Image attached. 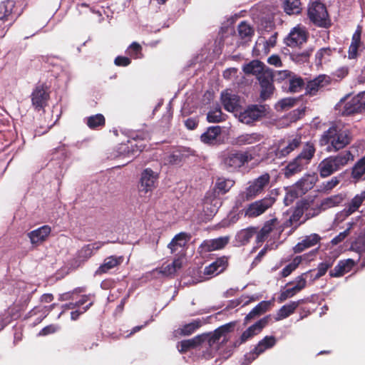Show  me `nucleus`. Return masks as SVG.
<instances>
[{
	"mask_svg": "<svg viewBox=\"0 0 365 365\" xmlns=\"http://www.w3.org/2000/svg\"><path fill=\"white\" fill-rule=\"evenodd\" d=\"M306 165H307L304 163V162L296 157L286 166L284 169V175L287 178H289L292 175L301 172Z\"/></svg>",
	"mask_w": 365,
	"mask_h": 365,
	"instance_id": "39",
	"label": "nucleus"
},
{
	"mask_svg": "<svg viewBox=\"0 0 365 365\" xmlns=\"http://www.w3.org/2000/svg\"><path fill=\"white\" fill-rule=\"evenodd\" d=\"M310 274V272H306L298 276L294 282H290L287 284V286H289L290 284H292L294 283V287H295V289L298 291L299 292L302 290L307 285V281Z\"/></svg>",
	"mask_w": 365,
	"mask_h": 365,
	"instance_id": "51",
	"label": "nucleus"
},
{
	"mask_svg": "<svg viewBox=\"0 0 365 365\" xmlns=\"http://www.w3.org/2000/svg\"><path fill=\"white\" fill-rule=\"evenodd\" d=\"M272 304V301H262L256 305L245 317V321L247 323L249 320L254 319L266 312Z\"/></svg>",
	"mask_w": 365,
	"mask_h": 365,
	"instance_id": "37",
	"label": "nucleus"
},
{
	"mask_svg": "<svg viewBox=\"0 0 365 365\" xmlns=\"http://www.w3.org/2000/svg\"><path fill=\"white\" fill-rule=\"evenodd\" d=\"M361 43V31L356 30L352 36L351 43L349 48V58H355Z\"/></svg>",
	"mask_w": 365,
	"mask_h": 365,
	"instance_id": "44",
	"label": "nucleus"
},
{
	"mask_svg": "<svg viewBox=\"0 0 365 365\" xmlns=\"http://www.w3.org/2000/svg\"><path fill=\"white\" fill-rule=\"evenodd\" d=\"M84 123H86L88 127L91 129H96L105 124V118L101 114L98 113L96 115H91L85 118L83 120Z\"/></svg>",
	"mask_w": 365,
	"mask_h": 365,
	"instance_id": "45",
	"label": "nucleus"
},
{
	"mask_svg": "<svg viewBox=\"0 0 365 365\" xmlns=\"http://www.w3.org/2000/svg\"><path fill=\"white\" fill-rule=\"evenodd\" d=\"M268 321V317H263L262 319H259L256 323L248 327L247 329L254 337L255 336L257 335L262 331L263 328L267 324Z\"/></svg>",
	"mask_w": 365,
	"mask_h": 365,
	"instance_id": "50",
	"label": "nucleus"
},
{
	"mask_svg": "<svg viewBox=\"0 0 365 365\" xmlns=\"http://www.w3.org/2000/svg\"><path fill=\"white\" fill-rule=\"evenodd\" d=\"M148 138L149 134L145 132L133 134L132 135V140H128V144H121L120 145L118 150L119 155L128 158H134L145 148V145L143 143H135L137 140H144Z\"/></svg>",
	"mask_w": 365,
	"mask_h": 365,
	"instance_id": "8",
	"label": "nucleus"
},
{
	"mask_svg": "<svg viewBox=\"0 0 365 365\" xmlns=\"http://www.w3.org/2000/svg\"><path fill=\"white\" fill-rule=\"evenodd\" d=\"M287 84L288 91L291 93L300 92L304 86V80L296 74H294L293 76L290 78Z\"/></svg>",
	"mask_w": 365,
	"mask_h": 365,
	"instance_id": "47",
	"label": "nucleus"
},
{
	"mask_svg": "<svg viewBox=\"0 0 365 365\" xmlns=\"http://www.w3.org/2000/svg\"><path fill=\"white\" fill-rule=\"evenodd\" d=\"M227 258L222 257L215 262L206 266L204 269V274L213 277L222 273L227 267Z\"/></svg>",
	"mask_w": 365,
	"mask_h": 365,
	"instance_id": "24",
	"label": "nucleus"
},
{
	"mask_svg": "<svg viewBox=\"0 0 365 365\" xmlns=\"http://www.w3.org/2000/svg\"><path fill=\"white\" fill-rule=\"evenodd\" d=\"M188 156V150L185 149H177L173 153L167 155L163 162L165 165H180Z\"/></svg>",
	"mask_w": 365,
	"mask_h": 365,
	"instance_id": "29",
	"label": "nucleus"
},
{
	"mask_svg": "<svg viewBox=\"0 0 365 365\" xmlns=\"http://www.w3.org/2000/svg\"><path fill=\"white\" fill-rule=\"evenodd\" d=\"M351 177L356 181L365 180V156L359 160L352 168Z\"/></svg>",
	"mask_w": 365,
	"mask_h": 365,
	"instance_id": "41",
	"label": "nucleus"
},
{
	"mask_svg": "<svg viewBox=\"0 0 365 365\" xmlns=\"http://www.w3.org/2000/svg\"><path fill=\"white\" fill-rule=\"evenodd\" d=\"M297 220L296 216L292 215L289 220L283 224H281L277 218L267 221L260 231L259 232H257V242L258 243L263 242L269 234H272L274 237H279L285 227L289 226V224L292 225V222Z\"/></svg>",
	"mask_w": 365,
	"mask_h": 365,
	"instance_id": "6",
	"label": "nucleus"
},
{
	"mask_svg": "<svg viewBox=\"0 0 365 365\" xmlns=\"http://www.w3.org/2000/svg\"><path fill=\"white\" fill-rule=\"evenodd\" d=\"M51 227L43 225L29 233V237L32 244H38L44 241L51 232Z\"/></svg>",
	"mask_w": 365,
	"mask_h": 365,
	"instance_id": "33",
	"label": "nucleus"
},
{
	"mask_svg": "<svg viewBox=\"0 0 365 365\" xmlns=\"http://www.w3.org/2000/svg\"><path fill=\"white\" fill-rule=\"evenodd\" d=\"M199 345H200V338L197 336L192 339L180 341L178 344V349L180 353H184Z\"/></svg>",
	"mask_w": 365,
	"mask_h": 365,
	"instance_id": "46",
	"label": "nucleus"
},
{
	"mask_svg": "<svg viewBox=\"0 0 365 365\" xmlns=\"http://www.w3.org/2000/svg\"><path fill=\"white\" fill-rule=\"evenodd\" d=\"M187 238L188 235L185 232H180L176 235L168 245V247L170 249L171 252L178 253V250H182L185 246Z\"/></svg>",
	"mask_w": 365,
	"mask_h": 365,
	"instance_id": "36",
	"label": "nucleus"
},
{
	"mask_svg": "<svg viewBox=\"0 0 365 365\" xmlns=\"http://www.w3.org/2000/svg\"><path fill=\"white\" fill-rule=\"evenodd\" d=\"M342 179V175L340 174L337 176L331 178L329 180L323 182L320 185V190L322 192H329L334 188Z\"/></svg>",
	"mask_w": 365,
	"mask_h": 365,
	"instance_id": "52",
	"label": "nucleus"
},
{
	"mask_svg": "<svg viewBox=\"0 0 365 365\" xmlns=\"http://www.w3.org/2000/svg\"><path fill=\"white\" fill-rule=\"evenodd\" d=\"M210 317L207 318L196 319L191 322L182 325L181 327L175 330V336H189L196 331L202 324H206Z\"/></svg>",
	"mask_w": 365,
	"mask_h": 365,
	"instance_id": "19",
	"label": "nucleus"
},
{
	"mask_svg": "<svg viewBox=\"0 0 365 365\" xmlns=\"http://www.w3.org/2000/svg\"><path fill=\"white\" fill-rule=\"evenodd\" d=\"M316 149L314 143L311 142L307 143L304 147L301 153L297 156L299 159H300L304 163L307 165L309 164L311 160L313 158Z\"/></svg>",
	"mask_w": 365,
	"mask_h": 365,
	"instance_id": "40",
	"label": "nucleus"
},
{
	"mask_svg": "<svg viewBox=\"0 0 365 365\" xmlns=\"http://www.w3.org/2000/svg\"><path fill=\"white\" fill-rule=\"evenodd\" d=\"M252 337L253 336L250 333V331L247 329H246L245 331H244L242 332L241 336L233 342L232 347L233 348L238 347L241 344H242L245 343L246 341H247L248 340L251 339Z\"/></svg>",
	"mask_w": 365,
	"mask_h": 365,
	"instance_id": "60",
	"label": "nucleus"
},
{
	"mask_svg": "<svg viewBox=\"0 0 365 365\" xmlns=\"http://www.w3.org/2000/svg\"><path fill=\"white\" fill-rule=\"evenodd\" d=\"M309 53L308 51H304L302 53H296L292 55V58L294 61L302 63L308 61Z\"/></svg>",
	"mask_w": 365,
	"mask_h": 365,
	"instance_id": "62",
	"label": "nucleus"
},
{
	"mask_svg": "<svg viewBox=\"0 0 365 365\" xmlns=\"http://www.w3.org/2000/svg\"><path fill=\"white\" fill-rule=\"evenodd\" d=\"M128 54L133 58H141L143 57L142 47L136 43L133 42L127 49Z\"/></svg>",
	"mask_w": 365,
	"mask_h": 365,
	"instance_id": "57",
	"label": "nucleus"
},
{
	"mask_svg": "<svg viewBox=\"0 0 365 365\" xmlns=\"http://www.w3.org/2000/svg\"><path fill=\"white\" fill-rule=\"evenodd\" d=\"M239 36L242 38H250L254 33L252 28L245 21L241 22L237 27Z\"/></svg>",
	"mask_w": 365,
	"mask_h": 365,
	"instance_id": "56",
	"label": "nucleus"
},
{
	"mask_svg": "<svg viewBox=\"0 0 365 365\" xmlns=\"http://www.w3.org/2000/svg\"><path fill=\"white\" fill-rule=\"evenodd\" d=\"M270 182V175L268 173H264L248 182L245 190L240 193V197L245 200H251L261 193L269 186Z\"/></svg>",
	"mask_w": 365,
	"mask_h": 365,
	"instance_id": "7",
	"label": "nucleus"
},
{
	"mask_svg": "<svg viewBox=\"0 0 365 365\" xmlns=\"http://www.w3.org/2000/svg\"><path fill=\"white\" fill-rule=\"evenodd\" d=\"M307 41L306 31L299 26L291 30L289 35L284 38V43L289 47H295L302 44Z\"/></svg>",
	"mask_w": 365,
	"mask_h": 365,
	"instance_id": "18",
	"label": "nucleus"
},
{
	"mask_svg": "<svg viewBox=\"0 0 365 365\" xmlns=\"http://www.w3.org/2000/svg\"><path fill=\"white\" fill-rule=\"evenodd\" d=\"M284 9L289 15L299 14L302 10L300 0H284Z\"/></svg>",
	"mask_w": 365,
	"mask_h": 365,
	"instance_id": "48",
	"label": "nucleus"
},
{
	"mask_svg": "<svg viewBox=\"0 0 365 365\" xmlns=\"http://www.w3.org/2000/svg\"><path fill=\"white\" fill-rule=\"evenodd\" d=\"M355 262L352 259L340 260L335 267L329 272L331 277H339L349 272L354 266Z\"/></svg>",
	"mask_w": 365,
	"mask_h": 365,
	"instance_id": "28",
	"label": "nucleus"
},
{
	"mask_svg": "<svg viewBox=\"0 0 365 365\" xmlns=\"http://www.w3.org/2000/svg\"><path fill=\"white\" fill-rule=\"evenodd\" d=\"M220 165L228 172H235L252 160L248 152L235 149L225 150L220 155Z\"/></svg>",
	"mask_w": 365,
	"mask_h": 365,
	"instance_id": "5",
	"label": "nucleus"
},
{
	"mask_svg": "<svg viewBox=\"0 0 365 365\" xmlns=\"http://www.w3.org/2000/svg\"><path fill=\"white\" fill-rule=\"evenodd\" d=\"M122 262V257L110 256L104 259L103 263L97 269L95 274L100 275L106 273L111 269L119 265Z\"/></svg>",
	"mask_w": 365,
	"mask_h": 365,
	"instance_id": "32",
	"label": "nucleus"
},
{
	"mask_svg": "<svg viewBox=\"0 0 365 365\" xmlns=\"http://www.w3.org/2000/svg\"><path fill=\"white\" fill-rule=\"evenodd\" d=\"M235 185V181L230 178H219L215 183V189L218 194H225Z\"/></svg>",
	"mask_w": 365,
	"mask_h": 365,
	"instance_id": "42",
	"label": "nucleus"
},
{
	"mask_svg": "<svg viewBox=\"0 0 365 365\" xmlns=\"http://www.w3.org/2000/svg\"><path fill=\"white\" fill-rule=\"evenodd\" d=\"M182 260L180 258L175 259L171 264L165 267H161L160 273L165 276H171L174 274L177 270L182 267Z\"/></svg>",
	"mask_w": 365,
	"mask_h": 365,
	"instance_id": "49",
	"label": "nucleus"
},
{
	"mask_svg": "<svg viewBox=\"0 0 365 365\" xmlns=\"http://www.w3.org/2000/svg\"><path fill=\"white\" fill-rule=\"evenodd\" d=\"M354 160L349 150H344L336 155H331L322 160L318 165V171L322 178H327L339 171Z\"/></svg>",
	"mask_w": 365,
	"mask_h": 365,
	"instance_id": "4",
	"label": "nucleus"
},
{
	"mask_svg": "<svg viewBox=\"0 0 365 365\" xmlns=\"http://www.w3.org/2000/svg\"><path fill=\"white\" fill-rule=\"evenodd\" d=\"M351 250L359 255V259L365 253V237H359L351 243Z\"/></svg>",
	"mask_w": 365,
	"mask_h": 365,
	"instance_id": "53",
	"label": "nucleus"
},
{
	"mask_svg": "<svg viewBox=\"0 0 365 365\" xmlns=\"http://www.w3.org/2000/svg\"><path fill=\"white\" fill-rule=\"evenodd\" d=\"M299 196H300L299 192L296 191V189H294L292 187L287 192L284 199V202L286 205H289L294 200V199L298 197Z\"/></svg>",
	"mask_w": 365,
	"mask_h": 365,
	"instance_id": "63",
	"label": "nucleus"
},
{
	"mask_svg": "<svg viewBox=\"0 0 365 365\" xmlns=\"http://www.w3.org/2000/svg\"><path fill=\"white\" fill-rule=\"evenodd\" d=\"M364 200L365 191H362L361 193L356 195L346 207L341 211V215L344 217L349 216L359 208Z\"/></svg>",
	"mask_w": 365,
	"mask_h": 365,
	"instance_id": "30",
	"label": "nucleus"
},
{
	"mask_svg": "<svg viewBox=\"0 0 365 365\" xmlns=\"http://www.w3.org/2000/svg\"><path fill=\"white\" fill-rule=\"evenodd\" d=\"M221 128L218 125L210 126L204 132L200 140L205 144L209 145H216L219 144V135L221 134Z\"/></svg>",
	"mask_w": 365,
	"mask_h": 365,
	"instance_id": "23",
	"label": "nucleus"
},
{
	"mask_svg": "<svg viewBox=\"0 0 365 365\" xmlns=\"http://www.w3.org/2000/svg\"><path fill=\"white\" fill-rule=\"evenodd\" d=\"M257 234L255 227H247L239 231L235 235V246L245 245L250 242L255 235Z\"/></svg>",
	"mask_w": 365,
	"mask_h": 365,
	"instance_id": "31",
	"label": "nucleus"
},
{
	"mask_svg": "<svg viewBox=\"0 0 365 365\" xmlns=\"http://www.w3.org/2000/svg\"><path fill=\"white\" fill-rule=\"evenodd\" d=\"M230 237L224 236L215 239L206 240L200 245L202 252H208L224 248L229 242Z\"/></svg>",
	"mask_w": 365,
	"mask_h": 365,
	"instance_id": "20",
	"label": "nucleus"
},
{
	"mask_svg": "<svg viewBox=\"0 0 365 365\" xmlns=\"http://www.w3.org/2000/svg\"><path fill=\"white\" fill-rule=\"evenodd\" d=\"M19 15L14 0H6L0 4V21L8 22L9 26L13 24Z\"/></svg>",
	"mask_w": 365,
	"mask_h": 365,
	"instance_id": "14",
	"label": "nucleus"
},
{
	"mask_svg": "<svg viewBox=\"0 0 365 365\" xmlns=\"http://www.w3.org/2000/svg\"><path fill=\"white\" fill-rule=\"evenodd\" d=\"M351 134L348 128L340 125L330 127L324 133L320 139L322 145H327V150L335 152L350 143Z\"/></svg>",
	"mask_w": 365,
	"mask_h": 365,
	"instance_id": "2",
	"label": "nucleus"
},
{
	"mask_svg": "<svg viewBox=\"0 0 365 365\" xmlns=\"http://www.w3.org/2000/svg\"><path fill=\"white\" fill-rule=\"evenodd\" d=\"M302 143V137L299 135L289 136L281 140L275 150V155L277 158H283L289 155Z\"/></svg>",
	"mask_w": 365,
	"mask_h": 365,
	"instance_id": "11",
	"label": "nucleus"
},
{
	"mask_svg": "<svg viewBox=\"0 0 365 365\" xmlns=\"http://www.w3.org/2000/svg\"><path fill=\"white\" fill-rule=\"evenodd\" d=\"M321 240L320 236L318 234L313 233L309 235L305 236L300 242H299L294 247L293 250L295 253H300L317 245Z\"/></svg>",
	"mask_w": 365,
	"mask_h": 365,
	"instance_id": "26",
	"label": "nucleus"
},
{
	"mask_svg": "<svg viewBox=\"0 0 365 365\" xmlns=\"http://www.w3.org/2000/svg\"><path fill=\"white\" fill-rule=\"evenodd\" d=\"M207 120L210 123H220L224 120L220 107L210 110L207 114Z\"/></svg>",
	"mask_w": 365,
	"mask_h": 365,
	"instance_id": "55",
	"label": "nucleus"
},
{
	"mask_svg": "<svg viewBox=\"0 0 365 365\" xmlns=\"http://www.w3.org/2000/svg\"><path fill=\"white\" fill-rule=\"evenodd\" d=\"M331 53L332 50L329 47L319 49L315 55L317 64L322 65L323 63L328 61Z\"/></svg>",
	"mask_w": 365,
	"mask_h": 365,
	"instance_id": "54",
	"label": "nucleus"
},
{
	"mask_svg": "<svg viewBox=\"0 0 365 365\" xmlns=\"http://www.w3.org/2000/svg\"><path fill=\"white\" fill-rule=\"evenodd\" d=\"M315 183V177L311 175H307L298 180L294 185L292 186L300 195L305 194L308 190H311Z\"/></svg>",
	"mask_w": 365,
	"mask_h": 365,
	"instance_id": "27",
	"label": "nucleus"
},
{
	"mask_svg": "<svg viewBox=\"0 0 365 365\" xmlns=\"http://www.w3.org/2000/svg\"><path fill=\"white\" fill-rule=\"evenodd\" d=\"M296 101H297V100L295 98H286L282 99L279 102V104L282 109H286V108H289L292 107L294 105V103H296Z\"/></svg>",
	"mask_w": 365,
	"mask_h": 365,
	"instance_id": "64",
	"label": "nucleus"
},
{
	"mask_svg": "<svg viewBox=\"0 0 365 365\" xmlns=\"http://www.w3.org/2000/svg\"><path fill=\"white\" fill-rule=\"evenodd\" d=\"M264 106H252L248 107L243 112H240L239 115V120L245 124H251L261 118L264 113Z\"/></svg>",
	"mask_w": 365,
	"mask_h": 365,
	"instance_id": "17",
	"label": "nucleus"
},
{
	"mask_svg": "<svg viewBox=\"0 0 365 365\" xmlns=\"http://www.w3.org/2000/svg\"><path fill=\"white\" fill-rule=\"evenodd\" d=\"M307 14L309 19L314 24L321 27H326L329 24L328 13L322 3L314 1L310 4Z\"/></svg>",
	"mask_w": 365,
	"mask_h": 365,
	"instance_id": "9",
	"label": "nucleus"
},
{
	"mask_svg": "<svg viewBox=\"0 0 365 365\" xmlns=\"http://www.w3.org/2000/svg\"><path fill=\"white\" fill-rule=\"evenodd\" d=\"M276 338L273 336H266L255 348L250 351L251 359H256L260 354L264 353L266 350L272 348L276 344Z\"/></svg>",
	"mask_w": 365,
	"mask_h": 365,
	"instance_id": "21",
	"label": "nucleus"
},
{
	"mask_svg": "<svg viewBox=\"0 0 365 365\" xmlns=\"http://www.w3.org/2000/svg\"><path fill=\"white\" fill-rule=\"evenodd\" d=\"M365 111V91L361 92L351 99H346L342 113L350 115Z\"/></svg>",
	"mask_w": 365,
	"mask_h": 365,
	"instance_id": "13",
	"label": "nucleus"
},
{
	"mask_svg": "<svg viewBox=\"0 0 365 365\" xmlns=\"http://www.w3.org/2000/svg\"><path fill=\"white\" fill-rule=\"evenodd\" d=\"M158 179V173L154 172L150 168L145 169L141 173L139 187L140 192L147 194L148 192H152L156 186Z\"/></svg>",
	"mask_w": 365,
	"mask_h": 365,
	"instance_id": "15",
	"label": "nucleus"
},
{
	"mask_svg": "<svg viewBox=\"0 0 365 365\" xmlns=\"http://www.w3.org/2000/svg\"><path fill=\"white\" fill-rule=\"evenodd\" d=\"M242 70L246 74H252L257 77L261 87L260 98L262 100L266 101L269 98L274 89L273 71L258 60L252 61L245 65Z\"/></svg>",
	"mask_w": 365,
	"mask_h": 365,
	"instance_id": "1",
	"label": "nucleus"
},
{
	"mask_svg": "<svg viewBox=\"0 0 365 365\" xmlns=\"http://www.w3.org/2000/svg\"><path fill=\"white\" fill-rule=\"evenodd\" d=\"M333 260L331 259H327L321 262L317 267V272L314 274V279H319L324 276L327 270L332 266Z\"/></svg>",
	"mask_w": 365,
	"mask_h": 365,
	"instance_id": "58",
	"label": "nucleus"
},
{
	"mask_svg": "<svg viewBox=\"0 0 365 365\" xmlns=\"http://www.w3.org/2000/svg\"><path fill=\"white\" fill-rule=\"evenodd\" d=\"M275 197L267 195L264 198L250 203L246 208L245 214L248 217H256L264 213L275 202Z\"/></svg>",
	"mask_w": 365,
	"mask_h": 365,
	"instance_id": "10",
	"label": "nucleus"
},
{
	"mask_svg": "<svg viewBox=\"0 0 365 365\" xmlns=\"http://www.w3.org/2000/svg\"><path fill=\"white\" fill-rule=\"evenodd\" d=\"M221 101L224 108L228 112H235L240 107L239 96L227 91L222 92Z\"/></svg>",
	"mask_w": 365,
	"mask_h": 365,
	"instance_id": "22",
	"label": "nucleus"
},
{
	"mask_svg": "<svg viewBox=\"0 0 365 365\" xmlns=\"http://www.w3.org/2000/svg\"><path fill=\"white\" fill-rule=\"evenodd\" d=\"M221 204L220 200L215 196L214 192H207L202 204L205 219L210 220L217 213Z\"/></svg>",
	"mask_w": 365,
	"mask_h": 365,
	"instance_id": "16",
	"label": "nucleus"
},
{
	"mask_svg": "<svg viewBox=\"0 0 365 365\" xmlns=\"http://www.w3.org/2000/svg\"><path fill=\"white\" fill-rule=\"evenodd\" d=\"M331 78L327 75H319L312 81L308 82L306 86L307 93L310 95H314L319 88H324L329 85Z\"/></svg>",
	"mask_w": 365,
	"mask_h": 365,
	"instance_id": "25",
	"label": "nucleus"
},
{
	"mask_svg": "<svg viewBox=\"0 0 365 365\" xmlns=\"http://www.w3.org/2000/svg\"><path fill=\"white\" fill-rule=\"evenodd\" d=\"M32 106L35 110H43L50 98L48 88L44 84H38L33 90L31 95Z\"/></svg>",
	"mask_w": 365,
	"mask_h": 365,
	"instance_id": "12",
	"label": "nucleus"
},
{
	"mask_svg": "<svg viewBox=\"0 0 365 365\" xmlns=\"http://www.w3.org/2000/svg\"><path fill=\"white\" fill-rule=\"evenodd\" d=\"M93 304V300H91L86 306L80 308L79 309L73 311L71 312V320H77L80 315L86 312L92 305Z\"/></svg>",
	"mask_w": 365,
	"mask_h": 365,
	"instance_id": "61",
	"label": "nucleus"
},
{
	"mask_svg": "<svg viewBox=\"0 0 365 365\" xmlns=\"http://www.w3.org/2000/svg\"><path fill=\"white\" fill-rule=\"evenodd\" d=\"M103 245V242H96L94 243L85 245L78 251V259L80 261H85L88 259L93 255L94 251L99 250Z\"/></svg>",
	"mask_w": 365,
	"mask_h": 365,
	"instance_id": "34",
	"label": "nucleus"
},
{
	"mask_svg": "<svg viewBox=\"0 0 365 365\" xmlns=\"http://www.w3.org/2000/svg\"><path fill=\"white\" fill-rule=\"evenodd\" d=\"M302 301L303 300L293 301L282 306L277 314L276 319L281 320L290 316L294 312L295 309L299 307Z\"/></svg>",
	"mask_w": 365,
	"mask_h": 365,
	"instance_id": "38",
	"label": "nucleus"
},
{
	"mask_svg": "<svg viewBox=\"0 0 365 365\" xmlns=\"http://www.w3.org/2000/svg\"><path fill=\"white\" fill-rule=\"evenodd\" d=\"M262 140V135L260 134L253 133H245L239 135L235 139L234 143L237 145L242 146L245 145H250L257 143Z\"/></svg>",
	"mask_w": 365,
	"mask_h": 365,
	"instance_id": "35",
	"label": "nucleus"
},
{
	"mask_svg": "<svg viewBox=\"0 0 365 365\" xmlns=\"http://www.w3.org/2000/svg\"><path fill=\"white\" fill-rule=\"evenodd\" d=\"M299 292L295 289V287L293 286L289 288H287L284 291L282 292L278 297V302L282 303L284 302L286 299L294 297Z\"/></svg>",
	"mask_w": 365,
	"mask_h": 365,
	"instance_id": "59",
	"label": "nucleus"
},
{
	"mask_svg": "<svg viewBox=\"0 0 365 365\" xmlns=\"http://www.w3.org/2000/svg\"><path fill=\"white\" fill-rule=\"evenodd\" d=\"M236 325V322H231L217 328L213 332L198 335L200 345L210 349V354L216 352L222 344L227 341V336Z\"/></svg>",
	"mask_w": 365,
	"mask_h": 365,
	"instance_id": "3",
	"label": "nucleus"
},
{
	"mask_svg": "<svg viewBox=\"0 0 365 365\" xmlns=\"http://www.w3.org/2000/svg\"><path fill=\"white\" fill-rule=\"evenodd\" d=\"M345 195L342 193L331 195L322 200L321 207L322 209L326 210L341 204L344 200Z\"/></svg>",
	"mask_w": 365,
	"mask_h": 365,
	"instance_id": "43",
	"label": "nucleus"
}]
</instances>
